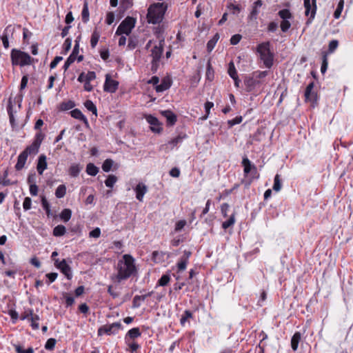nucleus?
<instances>
[{
    "label": "nucleus",
    "mask_w": 353,
    "mask_h": 353,
    "mask_svg": "<svg viewBox=\"0 0 353 353\" xmlns=\"http://www.w3.org/2000/svg\"><path fill=\"white\" fill-rule=\"evenodd\" d=\"M86 172L90 176H96L99 172V168L92 163H89L86 166Z\"/></svg>",
    "instance_id": "obj_30"
},
{
    "label": "nucleus",
    "mask_w": 353,
    "mask_h": 353,
    "mask_svg": "<svg viewBox=\"0 0 353 353\" xmlns=\"http://www.w3.org/2000/svg\"><path fill=\"white\" fill-rule=\"evenodd\" d=\"M58 274L56 272H52L48 273L46 275V276L48 278V281H47L48 284H50L51 283L54 282L56 279L57 278Z\"/></svg>",
    "instance_id": "obj_60"
},
{
    "label": "nucleus",
    "mask_w": 353,
    "mask_h": 353,
    "mask_svg": "<svg viewBox=\"0 0 353 353\" xmlns=\"http://www.w3.org/2000/svg\"><path fill=\"white\" fill-rule=\"evenodd\" d=\"M117 273L112 276V280L117 283L127 280L137 273L134 259L130 254H124L117 263Z\"/></svg>",
    "instance_id": "obj_1"
},
{
    "label": "nucleus",
    "mask_w": 353,
    "mask_h": 353,
    "mask_svg": "<svg viewBox=\"0 0 353 353\" xmlns=\"http://www.w3.org/2000/svg\"><path fill=\"white\" fill-rule=\"evenodd\" d=\"M242 120H243V119H242L241 116H238V117H236L233 119L228 120V124L229 125V128H232V127H233L234 125H235L236 124L241 123Z\"/></svg>",
    "instance_id": "obj_52"
},
{
    "label": "nucleus",
    "mask_w": 353,
    "mask_h": 353,
    "mask_svg": "<svg viewBox=\"0 0 353 353\" xmlns=\"http://www.w3.org/2000/svg\"><path fill=\"white\" fill-rule=\"evenodd\" d=\"M170 280V276L169 274H163L162 276L159 279L157 285L159 286H165L168 284Z\"/></svg>",
    "instance_id": "obj_44"
},
{
    "label": "nucleus",
    "mask_w": 353,
    "mask_h": 353,
    "mask_svg": "<svg viewBox=\"0 0 353 353\" xmlns=\"http://www.w3.org/2000/svg\"><path fill=\"white\" fill-rule=\"evenodd\" d=\"M70 114L73 118L83 121L87 125H88V121L87 118L83 114L80 110L77 108L74 109L70 112Z\"/></svg>",
    "instance_id": "obj_21"
},
{
    "label": "nucleus",
    "mask_w": 353,
    "mask_h": 353,
    "mask_svg": "<svg viewBox=\"0 0 353 353\" xmlns=\"http://www.w3.org/2000/svg\"><path fill=\"white\" fill-rule=\"evenodd\" d=\"M219 39V34L216 33L213 37L207 43V50L210 52H211L214 46H216L218 40Z\"/></svg>",
    "instance_id": "obj_27"
},
{
    "label": "nucleus",
    "mask_w": 353,
    "mask_h": 353,
    "mask_svg": "<svg viewBox=\"0 0 353 353\" xmlns=\"http://www.w3.org/2000/svg\"><path fill=\"white\" fill-rule=\"evenodd\" d=\"M66 232L65 227L63 225H58L53 230V235L55 236H61L65 234Z\"/></svg>",
    "instance_id": "obj_32"
},
{
    "label": "nucleus",
    "mask_w": 353,
    "mask_h": 353,
    "mask_svg": "<svg viewBox=\"0 0 353 353\" xmlns=\"http://www.w3.org/2000/svg\"><path fill=\"white\" fill-rule=\"evenodd\" d=\"M144 301V297H140L139 295H136L133 298L132 301V307L138 308L141 306V302Z\"/></svg>",
    "instance_id": "obj_47"
},
{
    "label": "nucleus",
    "mask_w": 353,
    "mask_h": 353,
    "mask_svg": "<svg viewBox=\"0 0 353 353\" xmlns=\"http://www.w3.org/2000/svg\"><path fill=\"white\" fill-rule=\"evenodd\" d=\"M166 6L163 3H157L150 6L148 10L147 20L149 23L157 24L163 20Z\"/></svg>",
    "instance_id": "obj_2"
},
{
    "label": "nucleus",
    "mask_w": 353,
    "mask_h": 353,
    "mask_svg": "<svg viewBox=\"0 0 353 353\" xmlns=\"http://www.w3.org/2000/svg\"><path fill=\"white\" fill-rule=\"evenodd\" d=\"M10 58L13 65H19L21 67L29 65L34 61V59L28 53L14 48L11 51Z\"/></svg>",
    "instance_id": "obj_3"
},
{
    "label": "nucleus",
    "mask_w": 353,
    "mask_h": 353,
    "mask_svg": "<svg viewBox=\"0 0 353 353\" xmlns=\"http://www.w3.org/2000/svg\"><path fill=\"white\" fill-rule=\"evenodd\" d=\"M170 86H171L170 83L169 81H166L165 79H163L160 84H158L155 87V90L157 92H163L167 90L168 89H169Z\"/></svg>",
    "instance_id": "obj_25"
},
{
    "label": "nucleus",
    "mask_w": 353,
    "mask_h": 353,
    "mask_svg": "<svg viewBox=\"0 0 353 353\" xmlns=\"http://www.w3.org/2000/svg\"><path fill=\"white\" fill-rule=\"evenodd\" d=\"M165 254L163 252L154 251L152 253V259L156 263H159L163 261V255Z\"/></svg>",
    "instance_id": "obj_46"
},
{
    "label": "nucleus",
    "mask_w": 353,
    "mask_h": 353,
    "mask_svg": "<svg viewBox=\"0 0 353 353\" xmlns=\"http://www.w3.org/2000/svg\"><path fill=\"white\" fill-rule=\"evenodd\" d=\"M282 184L279 174H276L274 179L273 190L276 192H279L281 189Z\"/></svg>",
    "instance_id": "obj_38"
},
{
    "label": "nucleus",
    "mask_w": 353,
    "mask_h": 353,
    "mask_svg": "<svg viewBox=\"0 0 353 353\" xmlns=\"http://www.w3.org/2000/svg\"><path fill=\"white\" fill-rule=\"evenodd\" d=\"M117 181V177L114 175H109L105 181V184L108 188H112Z\"/></svg>",
    "instance_id": "obj_43"
},
{
    "label": "nucleus",
    "mask_w": 353,
    "mask_h": 353,
    "mask_svg": "<svg viewBox=\"0 0 353 353\" xmlns=\"http://www.w3.org/2000/svg\"><path fill=\"white\" fill-rule=\"evenodd\" d=\"M268 71H256L253 73L255 79H263L268 75Z\"/></svg>",
    "instance_id": "obj_62"
},
{
    "label": "nucleus",
    "mask_w": 353,
    "mask_h": 353,
    "mask_svg": "<svg viewBox=\"0 0 353 353\" xmlns=\"http://www.w3.org/2000/svg\"><path fill=\"white\" fill-rule=\"evenodd\" d=\"M314 83L310 82L306 87L305 91V98L306 101L314 102L316 100V94L312 91Z\"/></svg>",
    "instance_id": "obj_16"
},
{
    "label": "nucleus",
    "mask_w": 353,
    "mask_h": 353,
    "mask_svg": "<svg viewBox=\"0 0 353 353\" xmlns=\"http://www.w3.org/2000/svg\"><path fill=\"white\" fill-rule=\"evenodd\" d=\"M100 38V33L96 29L94 30L90 39V46L92 48H94L99 41V39Z\"/></svg>",
    "instance_id": "obj_29"
},
{
    "label": "nucleus",
    "mask_w": 353,
    "mask_h": 353,
    "mask_svg": "<svg viewBox=\"0 0 353 353\" xmlns=\"http://www.w3.org/2000/svg\"><path fill=\"white\" fill-rule=\"evenodd\" d=\"M263 4V3L262 0H257L252 4L250 12L248 16V19L249 21H256L259 17V14L260 12V9L262 7Z\"/></svg>",
    "instance_id": "obj_11"
},
{
    "label": "nucleus",
    "mask_w": 353,
    "mask_h": 353,
    "mask_svg": "<svg viewBox=\"0 0 353 353\" xmlns=\"http://www.w3.org/2000/svg\"><path fill=\"white\" fill-rule=\"evenodd\" d=\"M33 313V310L32 309H26L25 310V311L21 314V317L20 319L21 320H28L30 319V318L31 317L32 314Z\"/></svg>",
    "instance_id": "obj_53"
},
{
    "label": "nucleus",
    "mask_w": 353,
    "mask_h": 353,
    "mask_svg": "<svg viewBox=\"0 0 353 353\" xmlns=\"http://www.w3.org/2000/svg\"><path fill=\"white\" fill-rule=\"evenodd\" d=\"M164 43V38L160 39L159 43L156 44L151 50V57H152L151 63L152 70H157L159 65V62L163 52Z\"/></svg>",
    "instance_id": "obj_5"
},
{
    "label": "nucleus",
    "mask_w": 353,
    "mask_h": 353,
    "mask_svg": "<svg viewBox=\"0 0 353 353\" xmlns=\"http://www.w3.org/2000/svg\"><path fill=\"white\" fill-rule=\"evenodd\" d=\"M27 182L29 184V185L36 184V183H37L36 173L34 172V173L29 174L28 179H27Z\"/></svg>",
    "instance_id": "obj_58"
},
{
    "label": "nucleus",
    "mask_w": 353,
    "mask_h": 353,
    "mask_svg": "<svg viewBox=\"0 0 353 353\" xmlns=\"http://www.w3.org/2000/svg\"><path fill=\"white\" fill-rule=\"evenodd\" d=\"M58 268L61 270V272L66 276L68 279H71L72 277L71 268L66 263L65 259L61 261L59 263Z\"/></svg>",
    "instance_id": "obj_15"
},
{
    "label": "nucleus",
    "mask_w": 353,
    "mask_h": 353,
    "mask_svg": "<svg viewBox=\"0 0 353 353\" xmlns=\"http://www.w3.org/2000/svg\"><path fill=\"white\" fill-rule=\"evenodd\" d=\"M119 87V81L111 78L110 74L105 75V80L103 85V90L110 93H114Z\"/></svg>",
    "instance_id": "obj_10"
},
{
    "label": "nucleus",
    "mask_w": 353,
    "mask_h": 353,
    "mask_svg": "<svg viewBox=\"0 0 353 353\" xmlns=\"http://www.w3.org/2000/svg\"><path fill=\"white\" fill-rule=\"evenodd\" d=\"M141 335V333L140 332V330L139 327H134L130 329L126 334L125 339H127L128 337L130 339H136L139 337Z\"/></svg>",
    "instance_id": "obj_26"
},
{
    "label": "nucleus",
    "mask_w": 353,
    "mask_h": 353,
    "mask_svg": "<svg viewBox=\"0 0 353 353\" xmlns=\"http://www.w3.org/2000/svg\"><path fill=\"white\" fill-rule=\"evenodd\" d=\"M228 73L231 78H234L238 76L237 71L235 68L233 61H230L228 64Z\"/></svg>",
    "instance_id": "obj_40"
},
{
    "label": "nucleus",
    "mask_w": 353,
    "mask_h": 353,
    "mask_svg": "<svg viewBox=\"0 0 353 353\" xmlns=\"http://www.w3.org/2000/svg\"><path fill=\"white\" fill-rule=\"evenodd\" d=\"M327 65H328V61H327V54L324 53L323 55V61H322V64H321V72L322 74H324L326 72V70L327 69Z\"/></svg>",
    "instance_id": "obj_51"
},
{
    "label": "nucleus",
    "mask_w": 353,
    "mask_h": 353,
    "mask_svg": "<svg viewBox=\"0 0 353 353\" xmlns=\"http://www.w3.org/2000/svg\"><path fill=\"white\" fill-rule=\"evenodd\" d=\"M234 223H235V216H234V214H232L227 221L223 222L222 228L223 229L226 230V229L229 228L230 227L232 226L234 224Z\"/></svg>",
    "instance_id": "obj_39"
},
{
    "label": "nucleus",
    "mask_w": 353,
    "mask_h": 353,
    "mask_svg": "<svg viewBox=\"0 0 353 353\" xmlns=\"http://www.w3.org/2000/svg\"><path fill=\"white\" fill-rule=\"evenodd\" d=\"M113 165V161L110 159H105L102 164V169L104 172H108L110 171Z\"/></svg>",
    "instance_id": "obj_42"
},
{
    "label": "nucleus",
    "mask_w": 353,
    "mask_h": 353,
    "mask_svg": "<svg viewBox=\"0 0 353 353\" xmlns=\"http://www.w3.org/2000/svg\"><path fill=\"white\" fill-rule=\"evenodd\" d=\"M136 198L139 201H143V196L148 192V187L143 183H139L134 188Z\"/></svg>",
    "instance_id": "obj_13"
},
{
    "label": "nucleus",
    "mask_w": 353,
    "mask_h": 353,
    "mask_svg": "<svg viewBox=\"0 0 353 353\" xmlns=\"http://www.w3.org/2000/svg\"><path fill=\"white\" fill-rule=\"evenodd\" d=\"M75 106V104L72 101H65L61 103L60 108L61 110H68L73 108Z\"/></svg>",
    "instance_id": "obj_45"
},
{
    "label": "nucleus",
    "mask_w": 353,
    "mask_h": 353,
    "mask_svg": "<svg viewBox=\"0 0 353 353\" xmlns=\"http://www.w3.org/2000/svg\"><path fill=\"white\" fill-rule=\"evenodd\" d=\"M343 8V1L341 0L337 6L336 9L334 12V17L335 19H339L341 14V12Z\"/></svg>",
    "instance_id": "obj_49"
},
{
    "label": "nucleus",
    "mask_w": 353,
    "mask_h": 353,
    "mask_svg": "<svg viewBox=\"0 0 353 353\" xmlns=\"http://www.w3.org/2000/svg\"><path fill=\"white\" fill-rule=\"evenodd\" d=\"M66 194V186L64 184L60 185L55 190V196L58 199L64 197Z\"/></svg>",
    "instance_id": "obj_31"
},
{
    "label": "nucleus",
    "mask_w": 353,
    "mask_h": 353,
    "mask_svg": "<svg viewBox=\"0 0 353 353\" xmlns=\"http://www.w3.org/2000/svg\"><path fill=\"white\" fill-rule=\"evenodd\" d=\"M122 327V325L119 322H115L110 325L101 326L98 330V335L102 336L105 334L107 335H114Z\"/></svg>",
    "instance_id": "obj_8"
},
{
    "label": "nucleus",
    "mask_w": 353,
    "mask_h": 353,
    "mask_svg": "<svg viewBox=\"0 0 353 353\" xmlns=\"http://www.w3.org/2000/svg\"><path fill=\"white\" fill-rule=\"evenodd\" d=\"M28 157V155L26 154V152L23 151L20 153L18 156L17 162L15 165V169L17 170H21L24 168Z\"/></svg>",
    "instance_id": "obj_19"
},
{
    "label": "nucleus",
    "mask_w": 353,
    "mask_h": 353,
    "mask_svg": "<svg viewBox=\"0 0 353 353\" xmlns=\"http://www.w3.org/2000/svg\"><path fill=\"white\" fill-rule=\"evenodd\" d=\"M84 106L85 108L92 112L94 115H97V109L94 103L90 100H87L84 102Z\"/></svg>",
    "instance_id": "obj_33"
},
{
    "label": "nucleus",
    "mask_w": 353,
    "mask_h": 353,
    "mask_svg": "<svg viewBox=\"0 0 353 353\" xmlns=\"http://www.w3.org/2000/svg\"><path fill=\"white\" fill-rule=\"evenodd\" d=\"M191 318H192V312L188 310H185L180 319L181 325L184 326L186 321Z\"/></svg>",
    "instance_id": "obj_34"
},
{
    "label": "nucleus",
    "mask_w": 353,
    "mask_h": 353,
    "mask_svg": "<svg viewBox=\"0 0 353 353\" xmlns=\"http://www.w3.org/2000/svg\"><path fill=\"white\" fill-rule=\"evenodd\" d=\"M57 341L54 338H50L47 340L46 344H45V348L47 350H54L55 345H56Z\"/></svg>",
    "instance_id": "obj_48"
},
{
    "label": "nucleus",
    "mask_w": 353,
    "mask_h": 353,
    "mask_svg": "<svg viewBox=\"0 0 353 353\" xmlns=\"http://www.w3.org/2000/svg\"><path fill=\"white\" fill-rule=\"evenodd\" d=\"M10 28V26H7L6 28V29L3 31L2 38H1L3 47L6 49L9 48L8 31H9Z\"/></svg>",
    "instance_id": "obj_36"
},
{
    "label": "nucleus",
    "mask_w": 353,
    "mask_h": 353,
    "mask_svg": "<svg viewBox=\"0 0 353 353\" xmlns=\"http://www.w3.org/2000/svg\"><path fill=\"white\" fill-rule=\"evenodd\" d=\"M40 145L35 142H32L30 145H28L23 152H26L28 155H36L39 152Z\"/></svg>",
    "instance_id": "obj_23"
},
{
    "label": "nucleus",
    "mask_w": 353,
    "mask_h": 353,
    "mask_svg": "<svg viewBox=\"0 0 353 353\" xmlns=\"http://www.w3.org/2000/svg\"><path fill=\"white\" fill-rule=\"evenodd\" d=\"M39 321V316L37 314H34L32 313L31 317L29 319V321L31 322V327L33 330H37L39 327V325L38 321Z\"/></svg>",
    "instance_id": "obj_35"
},
{
    "label": "nucleus",
    "mask_w": 353,
    "mask_h": 353,
    "mask_svg": "<svg viewBox=\"0 0 353 353\" xmlns=\"http://www.w3.org/2000/svg\"><path fill=\"white\" fill-rule=\"evenodd\" d=\"M214 106V103L210 101H207L205 103V114L201 118L202 120H205L208 119L210 109Z\"/></svg>",
    "instance_id": "obj_50"
},
{
    "label": "nucleus",
    "mask_w": 353,
    "mask_h": 353,
    "mask_svg": "<svg viewBox=\"0 0 353 353\" xmlns=\"http://www.w3.org/2000/svg\"><path fill=\"white\" fill-rule=\"evenodd\" d=\"M278 15L282 19L281 22V29L283 32H286L291 27V23L289 19L293 18L292 14L288 9H283L279 11Z\"/></svg>",
    "instance_id": "obj_7"
},
{
    "label": "nucleus",
    "mask_w": 353,
    "mask_h": 353,
    "mask_svg": "<svg viewBox=\"0 0 353 353\" xmlns=\"http://www.w3.org/2000/svg\"><path fill=\"white\" fill-rule=\"evenodd\" d=\"M161 114L166 119L169 125H174L176 122V116L171 110H167L161 112Z\"/></svg>",
    "instance_id": "obj_18"
},
{
    "label": "nucleus",
    "mask_w": 353,
    "mask_h": 353,
    "mask_svg": "<svg viewBox=\"0 0 353 353\" xmlns=\"http://www.w3.org/2000/svg\"><path fill=\"white\" fill-rule=\"evenodd\" d=\"M114 14L110 12L106 15L105 22L108 25H111L114 21Z\"/></svg>",
    "instance_id": "obj_64"
},
{
    "label": "nucleus",
    "mask_w": 353,
    "mask_h": 353,
    "mask_svg": "<svg viewBox=\"0 0 353 353\" xmlns=\"http://www.w3.org/2000/svg\"><path fill=\"white\" fill-rule=\"evenodd\" d=\"M185 138V135L179 134L176 137L173 138L169 141V144L172 145V148L176 146L179 143H181L183 139Z\"/></svg>",
    "instance_id": "obj_41"
},
{
    "label": "nucleus",
    "mask_w": 353,
    "mask_h": 353,
    "mask_svg": "<svg viewBox=\"0 0 353 353\" xmlns=\"http://www.w3.org/2000/svg\"><path fill=\"white\" fill-rule=\"evenodd\" d=\"M270 42L266 41L259 44L256 48V51L267 68H270L273 65L274 54L270 51Z\"/></svg>",
    "instance_id": "obj_4"
},
{
    "label": "nucleus",
    "mask_w": 353,
    "mask_h": 353,
    "mask_svg": "<svg viewBox=\"0 0 353 353\" xmlns=\"http://www.w3.org/2000/svg\"><path fill=\"white\" fill-rule=\"evenodd\" d=\"M32 205V200L30 197H26L23 203V208L24 210H28L31 208Z\"/></svg>",
    "instance_id": "obj_59"
},
{
    "label": "nucleus",
    "mask_w": 353,
    "mask_h": 353,
    "mask_svg": "<svg viewBox=\"0 0 353 353\" xmlns=\"http://www.w3.org/2000/svg\"><path fill=\"white\" fill-rule=\"evenodd\" d=\"M82 170V167L78 163L72 164L68 169V174L72 177H77Z\"/></svg>",
    "instance_id": "obj_22"
},
{
    "label": "nucleus",
    "mask_w": 353,
    "mask_h": 353,
    "mask_svg": "<svg viewBox=\"0 0 353 353\" xmlns=\"http://www.w3.org/2000/svg\"><path fill=\"white\" fill-rule=\"evenodd\" d=\"M206 77L210 81H212L214 78V71L212 69L210 62L208 63L207 65Z\"/></svg>",
    "instance_id": "obj_56"
},
{
    "label": "nucleus",
    "mask_w": 353,
    "mask_h": 353,
    "mask_svg": "<svg viewBox=\"0 0 353 353\" xmlns=\"http://www.w3.org/2000/svg\"><path fill=\"white\" fill-rule=\"evenodd\" d=\"M47 168L46 157L41 154L38 159L37 169L40 175L43 174V171Z\"/></svg>",
    "instance_id": "obj_20"
},
{
    "label": "nucleus",
    "mask_w": 353,
    "mask_h": 353,
    "mask_svg": "<svg viewBox=\"0 0 353 353\" xmlns=\"http://www.w3.org/2000/svg\"><path fill=\"white\" fill-rule=\"evenodd\" d=\"M136 19L132 17H127L118 26L116 34L117 35H129L132 30L134 28Z\"/></svg>",
    "instance_id": "obj_6"
},
{
    "label": "nucleus",
    "mask_w": 353,
    "mask_h": 353,
    "mask_svg": "<svg viewBox=\"0 0 353 353\" xmlns=\"http://www.w3.org/2000/svg\"><path fill=\"white\" fill-rule=\"evenodd\" d=\"M81 19L82 21L85 23H86L90 19V14H89V10H88V6L86 2L84 3L82 12H81Z\"/></svg>",
    "instance_id": "obj_28"
},
{
    "label": "nucleus",
    "mask_w": 353,
    "mask_h": 353,
    "mask_svg": "<svg viewBox=\"0 0 353 353\" xmlns=\"http://www.w3.org/2000/svg\"><path fill=\"white\" fill-rule=\"evenodd\" d=\"M76 57L74 56V54H70L69 57L66 59L63 68L65 70H68V68L70 67V65L75 61Z\"/></svg>",
    "instance_id": "obj_54"
},
{
    "label": "nucleus",
    "mask_w": 353,
    "mask_h": 353,
    "mask_svg": "<svg viewBox=\"0 0 353 353\" xmlns=\"http://www.w3.org/2000/svg\"><path fill=\"white\" fill-rule=\"evenodd\" d=\"M301 335L300 332H296L292 336L291 339V347L294 351H296L298 348L299 343L301 340Z\"/></svg>",
    "instance_id": "obj_24"
},
{
    "label": "nucleus",
    "mask_w": 353,
    "mask_h": 353,
    "mask_svg": "<svg viewBox=\"0 0 353 353\" xmlns=\"http://www.w3.org/2000/svg\"><path fill=\"white\" fill-rule=\"evenodd\" d=\"M188 262V261H186L185 259H181V258L180 261L177 263V267H178L179 271H183V270H185V268H186Z\"/></svg>",
    "instance_id": "obj_57"
},
{
    "label": "nucleus",
    "mask_w": 353,
    "mask_h": 353,
    "mask_svg": "<svg viewBox=\"0 0 353 353\" xmlns=\"http://www.w3.org/2000/svg\"><path fill=\"white\" fill-rule=\"evenodd\" d=\"M241 38H242V37L241 34H234V35L232 36V37L230 39V43L232 45H236L237 43H239Z\"/></svg>",
    "instance_id": "obj_63"
},
{
    "label": "nucleus",
    "mask_w": 353,
    "mask_h": 353,
    "mask_svg": "<svg viewBox=\"0 0 353 353\" xmlns=\"http://www.w3.org/2000/svg\"><path fill=\"white\" fill-rule=\"evenodd\" d=\"M244 84L248 92L252 91L255 87L260 84V81L254 78V77H247L244 79Z\"/></svg>",
    "instance_id": "obj_17"
},
{
    "label": "nucleus",
    "mask_w": 353,
    "mask_h": 353,
    "mask_svg": "<svg viewBox=\"0 0 353 353\" xmlns=\"http://www.w3.org/2000/svg\"><path fill=\"white\" fill-rule=\"evenodd\" d=\"M316 0H304V7H305V14L306 16L310 17L307 22V23H310L312 19H314L316 12Z\"/></svg>",
    "instance_id": "obj_9"
},
{
    "label": "nucleus",
    "mask_w": 353,
    "mask_h": 353,
    "mask_svg": "<svg viewBox=\"0 0 353 353\" xmlns=\"http://www.w3.org/2000/svg\"><path fill=\"white\" fill-rule=\"evenodd\" d=\"M72 216V211L70 209H64L60 214V218L64 222H68Z\"/></svg>",
    "instance_id": "obj_37"
},
{
    "label": "nucleus",
    "mask_w": 353,
    "mask_h": 353,
    "mask_svg": "<svg viewBox=\"0 0 353 353\" xmlns=\"http://www.w3.org/2000/svg\"><path fill=\"white\" fill-rule=\"evenodd\" d=\"M186 224V221L185 220H180L176 223L174 230L176 232L181 231Z\"/></svg>",
    "instance_id": "obj_61"
},
{
    "label": "nucleus",
    "mask_w": 353,
    "mask_h": 353,
    "mask_svg": "<svg viewBox=\"0 0 353 353\" xmlns=\"http://www.w3.org/2000/svg\"><path fill=\"white\" fill-rule=\"evenodd\" d=\"M242 165L243 166L245 176H248L251 170H254V173L257 172L256 167L247 157L243 159Z\"/></svg>",
    "instance_id": "obj_14"
},
{
    "label": "nucleus",
    "mask_w": 353,
    "mask_h": 353,
    "mask_svg": "<svg viewBox=\"0 0 353 353\" xmlns=\"http://www.w3.org/2000/svg\"><path fill=\"white\" fill-rule=\"evenodd\" d=\"M339 41L337 40H332L329 43L328 46V52L330 53H332L338 47Z\"/></svg>",
    "instance_id": "obj_55"
},
{
    "label": "nucleus",
    "mask_w": 353,
    "mask_h": 353,
    "mask_svg": "<svg viewBox=\"0 0 353 353\" xmlns=\"http://www.w3.org/2000/svg\"><path fill=\"white\" fill-rule=\"evenodd\" d=\"M146 121L150 124V129L152 132L159 133L162 130L158 119L151 114L146 116Z\"/></svg>",
    "instance_id": "obj_12"
}]
</instances>
